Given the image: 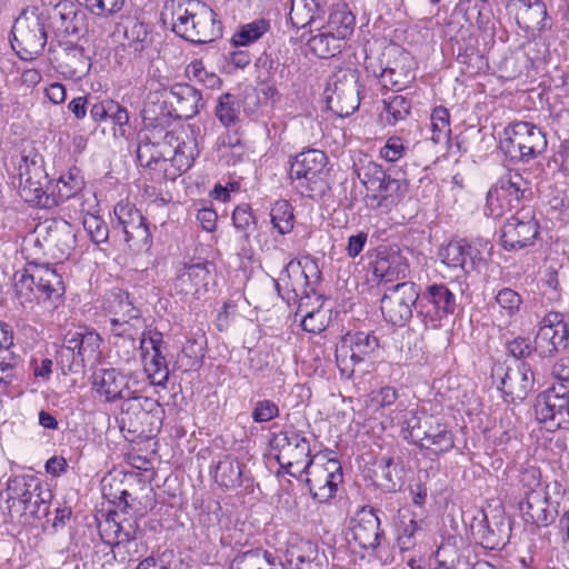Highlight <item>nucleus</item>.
<instances>
[{
  "instance_id": "nucleus-1",
  "label": "nucleus",
  "mask_w": 569,
  "mask_h": 569,
  "mask_svg": "<svg viewBox=\"0 0 569 569\" xmlns=\"http://www.w3.org/2000/svg\"><path fill=\"white\" fill-rule=\"evenodd\" d=\"M12 49L22 60L38 58L49 39V13L46 8L30 4L21 9L11 28Z\"/></svg>"
},
{
  "instance_id": "nucleus-2",
  "label": "nucleus",
  "mask_w": 569,
  "mask_h": 569,
  "mask_svg": "<svg viewBox=\"0 0 569 569\" xmlns=\"http://www.w3.org/2000/svg\"><path fill=\"white\" fill-rule=\"evenodd\" d=\"M358 178L367 189V204L372 209L389 211L408 192V181L396 170H385L369 161L357 170Z\"/></svg>"
},
{
  "instance_id": "nucleus-3",
  "label": "nucleus",
  "mask_w": 569,
  "mask_h": 569,
  "mask_svg": "<svg viewBox=\"0 0 569 569\" xmlns=\"http://www.w3.org/2000/svg\"><path fill=\"white\" fill-rule=\"evenodd\" d=\"M14 289L21 305L37 300L49 302L53 308L66 291L61 274L49 264H33L23 272H17Z\"/></svg>"
},
{
  "instance_id": "nucleus-4",
  "label": "nucleus",
  "mask_w": 569,
  "mask_h": 569,
  "mask_svg": "<svg viewBox=\"0 0 569 569\" xmlns=\"http://www.w3.org/2000/svg\"><path fill=\"white\" fill-rule=\"evenodd\" d=\"M327 163V154L318 149L302 151L290 162L289 177L302 197L313 198L325 192Z\"/></svg>"
},
{
  "instance_id": "nucleus-5",
  "label": "nucleus",
  "mask_w": 569,
  "mask_h": 569,
  "mask_svg": "<svg viewBox=\"0 0 569 569\" xmlns=\"http://www.w3.org/2000/svg\"><path fill=\"white\" fill-rule=\"evenodd\" d=\"M501 150L511 159L528 162L547 149V138L541 128L527 121L505 128Z\"/></svg>"
},
{
  "instance_id": "nucleus-6",
  "label": "nucleus",
  "mask_w": 569,
  "mask_h": 569,
  "mask_svg": "<svg viewBox=\"0 0 569 569\" xmlns=\"http://www.w3.org/2000/svg\"><path fill=\"white\" fill-rule=\"evenodd\" d=\"M116 223L113 230L121 233L128 249L134 253L148 251L152 246V236L147 218L130 202H119L114 207Z\"/></svg>"
},
{
  "instance_id": "nucleus-7",
  "label": "nucleus",
  "mask_w": 569,
  "mask_h": 569,
  "mask_svg": "<svg viewBox=\"0 0 569 569\" xmlns=\"http://www.w3.org/2000/svg\"><path fill=\"white\" fill-rule=\"evenodd\" d=\"M457 308L455 293L445 283H433L419 291L417 317L426 329H438Z\"/></svg>"
},
{
  "instance_id": "nucleus-8",
  "label": "nucleus",
  "mask_w": 569,
  "mask_h": 569,
  "mask_svg": "<svg viewBox=\"0 0 569 569\" xmlns=\"http://www.w3.org/2000/svg\"><path fill=\"white\" fill-rule=\"evenodd\" d=\"M36 243L56 261L68 259L76 248V232L64 219H49L34 229Z\"/></svg>"
},
{
  "instance_id": "nucleus-9",
  "label": "nucleus",
  "mask_w": 569,
  "mask_h": 569,
  "mask_svg": "<svg viewBox=\"0 0 569 569\" xmlns=\"http://www.w3.org/2000/svg\"><path fill=\"white\" fill-rule=\"evenodd\" d=\"M418 302V286L412 281H402L386 289L380 310L387 322L403 327L412 318V308L417 309Z\"/></svg>"
},
{
  "instance_id": "nucleus-10",
  "label": "nucleus",
  "mask_w": 569,
  "mask_h": 569,
  "mask_svg": "<svg viewBox=\"0 0 569 569\" xmlns=\"http://www.w3.org/2000/svg\"><path fill=\"white\" fill-rule=\"evenodd\" d=\"M19 193L29 203L50 207L52 197L48 192L49 177L43 168L42 160L33 157H23L18 167Z\"/></svg>"
},
{
  "instance_id": "nucleus-11",
  "label": "nucleus",
  "mask_w": 569,
  "mask_h": 569,
  "mask_svg": "<svg viewBox=\"0 0 569 569\" xmlns=\"http://www.w3.org/2000/svg\"><path fill=\"white\" fill-rule=\"evenodd\" d=\"M379 348V341L370 332L347 333L336 349V362L341 376L351 378L355 366L365 362Z\"/></svg>"
},
{
  "instance_id": "nucleus-12",
  "label": "nucleus",
  "mask_w": 569,
  "mask_h": 569,
  "mask_svg": "<svg viewBox=\"0 0 569 569\" xmlns=\"http://www.w3.org/2000/svg\"><path fill=\"white\" fill-rule=\"evenodd\" d=\"M491 250L492 246L487 240L468 242L461 239L450 241L447 246L441 247L438 257L447 267L459 268L465 273H469L486 261V257L491 254Z\"/></svg>"
},
{
  "instance_id": "nucleus-13",
  "label": "nucleus",
  "mask_w": 569,
  "mask_h": 569,
  "mask_svg": "<svg viewBox=\"0 0 569 569\" xmlns=\"http://www.w3.org/2000/svg\"><path fill=\"white\" fill-rule=\"evenodd\" d=\"M160 403L150 397L137 395L132 391L129 397H126L121 403L118 423L121 431L127 430L132 435H140L146 431V425H152L150 419L156 418L160 420L162 413Z\"/></svg>"
},
{
  "instance_id": "nucleus-14",
  "label": "nucleus",
  "mask_w": 569,
  "mask_h": 569,
  "mask_svg": "<svg viewBox=\"0 0 569 569\" xmlns=\"http://www.w3.org/2000/svg\"><path fill=\"white\" fill-rule=\"evenodd\" d=\"M533 409L547 430L569 429V390L565 386L538 395Z\"/></svg>"
},
{
  "instance_id": "nucleus-15",
  "label": "nucleus",
  "mask_w": 569,
  "mask_h": 569,
  "mask_svg": "<svg viewBox=\"0 0 569 569\" xmlns=\"http://www.w3.org/2000/svg\"><path fill=\"white\" fill-rule=\"evenodd\" d=\"M302 472L307 475L306 485L311 497L320 503H326L336 496L343 477L337 459H327L322 463L315 460L311 465H306Z\"/></svg>"
},
{
  "instance_id": "nucleus-16",
  "label": "nucleus",
  "mask_w": 569,
  "mask_h": 569,
  "mask_svg": "<svg viewBox=\"0 0 569 569\" xmlns=\"http://www.w3.org/2000/svg\"><path fill=\"white\" fill-rule=\"evenodd\" d=\"M282 276L291 280V290L296 297H299V310L302 311L311 296H318L316 287L321 280V271L317 261L310 257L292 259L283 268Z\"/></svg>"
},
{
  "instance_id": "nucleus-17",
  "label": "nucleus",
  "mask_w": 569,
  "mask_h": 569,
  "mask_svg": "<svg viewBox=\"0 0 569 569\" xmlns=\"http://www.w3.org/2000/svg\"><path fill=\"white\" fill-rule=\"evenodd\" d=\"M279 450L277 459L282 467L301 472L306 465H311L315 459L310 457V442L303 432L293 428L281 431L273 440Z\"/></svg>"
},
{
  "instance_id": "nucleus-18",
  "label": "nucleus",
  "mask_w": 569,
  "mask_h": 569,
  "mask_svg": "<svg viewBox=\"0 0 569 569\" xmlns=\"http://www.w3.org/2000/svg\"><path fill=\"white\" fill-rule=\"evenodd\" d=\"M500 379L499 389L506 401L525 400L535 387V372L529 361L517 362L515 367L505 368L499 365L493 369L492 377Z\"/></svg>"
},
{
  "instance_id": "nucleus-19",
  "label": "nucleus",
  "mask_w": 569,
  "mask_h": 569,
  "mask_svg": "<svg viewBox=\"0 0 569 569\" xmlns=\"http://www.w3.org/2000/svg\"><path fill=\"white\" fill-rule=\"evenodd\" d=\"M163 139L169 147H173L172 150L159 149L160 146L152 142L149 137L140 140L137 148V160L139 164L147 168H156L159 163L171 159L179 166L190 167V159L186 156L184 150L187 147L186 143L178 142V138L169 131L166 132Z\"/></svg>"
},
{
  "instance_id": "nucleus-20",
  "label": "nucleus",
  "mask_w": 569,
  "mask_h": 569,
  "mask_svg": "<svg viewBox=\"0 0 569 569\" xmlns=\"http://www.w3.org/2000/svg\"><path fill=\"white\" fill-rule=\"evenodd\" d=\"M539 234V223L530 212H521L507 220L501 229V244L509 251L533 246Z\"/></svg>"
},
{
  "instance_id": "nucleus-21",
  "label": "nucleus",
  "mask_w": 569,
  "mask_h": 569,
  "mask_svg": "<svg viewBox=\"0 0 569 569\" xmlns=\"http://www.w3.org/2000/svg\"><path fill=\"white\" fill-rule=\"evenodd\" d=\"M473 538L486 549L500 550L511 537V521L503 512H498L477 520L471 525Z\"/></svg>"
},
{
  "instance_id": "nucleus-22",
  "label": "nucleus",
  "mask_w": 569,
  "mask_h": 569,
  "mask_svg": "<svg viewBox=\"0 0 569 569\" xmlns=\"http://www.w3.org/2000/svg\"><path fill=\"white\" fill-rule=\"evenodd\" d=\"M370 266L376 279L386 283L405 280L410 272L408 259L397 246L378 247Z\"/></svg>"
},
{
  "instance_id": "nucleus-23",
  "label": "nucleus",
  "mask_w": 569,
  "mask_h": 569,
  "mask_svg": "<svg viewBox=\"0 0 569 569\" xmlns=\"http://www.w3.org/2000/svg\"><path fill=\"white\" fill-rule=\"evenodd\" d=\"M519 509L526 522L538 527H548L558 516L557 507L540 485L526 493L525 499L519 502Z\"/></svg>"
},
{
  "instance_id": "nucleus-24",
  "label": "nucleus",
  "mask_w": 569,
  "mask_h": 569,
  "mask_svg": "<svg viewBox=\"0 0 569 569\" xmlns=\"http://www.w3.org/2000/svg\"><path fill=\"white\" fill-rule=\"evenodd\" d=\"M328 108L339 117H348L359 108V84L355 71L342 74L333 82L332 93L326 97Z\"/></svg>"
},
{
  "instance_id": "nucleus-25",
  "label": "nucleus",
  "mask_w": 569,
  "mask_h": 569,
  "mask_svg": "<svg viewBox=\"0 0 569 569\" xmlns=\"http://www.w3.org/2000/svg\"><path fill=\"white\" fill-rule=\"evenodd\" d=\"M198 0H169L161 13L163 22L169 21L171 30L187 41H192L194 32L196 6Z\"/></svg>"
},
{
  "instance_id": "nucleus-26",
  "label": "nucleus",
  "mask_w": 569,
  "mask_h": 569,
  "mask_svg": "<svg viewBox=\"0 0 569 569\" xmlns=\"http://www.w3.org/2000/svg\"><path fill=\"white\" fill-rule=\"evenodd\" d=\"M170 106L176 119H191L200 112L204 102L201 91L189 83H174L169 89Z\"/></svg>"
},
{
  "instance_id": "nucleus-27",
  "label": "nucleus",
  "mask_w": 569,
  "mask_h": 569,
  "mask_svg": "<svg viewBox=\"0 0 569 569\" xmlns=\"http://www.w3.org/2000/svg\"><path fill=\"white\" fill-rule=\"evenodd\" d=\"M92 385L99 396H103L108 402L123 400L132 392L128 377L114 368L99 369L93 373Z\"/></svg>"
},
{
  "instance_id": "nucleus-28",
  "label": "nucleus",
  "mask_w": 569,
  "mask_h": 569,
  "mask_svg": "<svg viewBox=\"0 0 569 569\" xmlns=\"http://www.w3.org/2000/svg\"><path fill=\"white\" fill-rule=\"evenodd\" d=\"M352 540L362 549L375 550L385 538L380 519L373 509H362L351 528Z\"/></svg>"
},
{
  "instance_id": "nucleus-29",
  "label": "nucleus",
  "mask_w": 569,
  "mask_h": 569,
  "mask_svg": "<svg viewBox=\"0 0 569 569\" xmlns=\"http://www.w3.org/2000/svg\"><path fill=\"white\" fill-rule=\"evenodd\" d=\"M64 352L72 355V351H76V363L83 365L84 367L87 362L98 358L99 348L102 342L100 335L93 330L69 331L64 336Z\"/></svg>"
},
{
  "instance_id": "nucleus-30",
  "label": "nucleus",
  "mask_w": 569,
  "mask_h": 569,
  "mask_svg": "<svg viewBox=\"0 0 569 569\" xmlns=\"http://www.w3.org/2000/svg\"><path fill=\"white\" fill-rule=\"evenodd\" d=\"M47 11L49 13V29H52L57 38L79 33V22L83 14L76 9L72 2L61 0Z\"/></svg>"
},
{
  "instance_id": "nucleus-31",
  "label": "nucleus",
  "mask_w": 569,
  "mask_h": 569,
  "mask_svg": "<svg viewBox=\"0 0 569 569\" xmlns=\"http://www.w3.org/2000/svg\"><path fill=\"white\" fill-rule=\"evenodd\" d=\"M426 522L409 508L399 509L396 520L397 545L401 551L413 549L425 535Z\"/></svg>"
},
{
  "instance_id": "nucleus-32",
  "label": "nucleus",
  "mask_w": 569,
  "mask_h": 569,
  "mask_svg": "<svg viewBox=\"0 0 569 569\" xmlns=\"http://www.w3.org/2000/svg\"><path fill=\"white\" fill-rule=\"evenodd\" d=\"M210 266L208 261L183 263V267L178 270L176 289L184 295H197L201 289L207 291Z\"/></svg>"
},
{
  "instance_id": "nucleus-33",
  "label": "nucleus",
  "mask_w": 569,
  "mask_h": 569,
  "mask_svg": "<svg viewBox=\"0 0 569 569\" xmlns=\"http://www.w3.org/2000/svg\"><path fill=\"white\" fill-rule=\"evenodd\" d=\"M56 61L58 70L70 79H81L91 66L84 49L73 43H67L56 57Z\"/></svg>"
},
{
  "instance_id": "nucleus-34",
  "label": "nucleus",
  "mask_w": 569,
  "mask_h": 569,
  "mask_svg": "<svg viewBox=\"0 0 569 569\" xmlns=\"http://www.w3.org/2000/svg\"><path fill=\"white\" fill-rule=\"evenodd\" d=\"M287 561L296 569H322L326 557L317 542L301 539L287 549Z\"/></svg>"
},
{
  "instance_id": "nucleus-35",
  "label": "nucleus",
  "mask_w": 569,
  "mask_h": 569,
  "mask_svg": "<svg viewBox=\"0 0 569 569\" xmlns=\"http://www.w3.org/2000/svg\"><path fill=\"white\" fill-rule=\"evenodd\" d=\"M531 180L529 173H521L518 170H508L499 178L496 186L503 198L509 197V208L516 207L520 200L532 196Z\"/></svg>"
},
{
  "instance_id": "nucleus-36",
  "label": "nucleus",
  "mask_w": 569,
  "mask_h": 569,
  "mask_svg": "<svg viewBox=\"0 0 569 569\" xmlns=\"http://www.w3.org/2000/svg\"><path fill=\"white\" fill-rule=\"evenodd\" d=\"M412 58L402 52L393 61V64H389L380 73V82L386 89L400 91L407 87L415 79V72L412 69Z\"/></svg>"
},
{
  "instance_id": "nucleus-37",
  "label": "nucleus",
  "mask_w": 569,
  "mask_h": 569,
  "mask_svg": "<svg viewBox=\"0 0 569 569\" xmlns=\"http://www.w3.org/2000/svg\"><path fill=\"white\" fill-rule=\"evenodd\" d=\"M196 6L193 43H209L222 36V24L216 12L206 3Z\"/></svg>"
},
{
  "instance_id": "nucleus-38",
  "label": "nucleus",
  "mask_w": 569,
  "mask_h": 569,
  "mask_svg": "<svg viewBox=\"0 0 569 569\" xmlns=\"http://www.w3.org/2000/svg\"><path fill=\"white\" fill-rule=\"evenodd\" d=\"M40 479L33 475H22L9 478L7 481V503L9 508H19L33 498L41 489Z\"/></svg>"
},
{
  "instance_id": "nucleus-39",
  "label": "nucleus",
  "mask_w": 569,
  "mask_h": 569,
  "mask_svg": "<svg viewBox=\"0 0 569 569\" xmlns=\"http://www.w3.org/2000/svg\"><path fill=\"white\" fill-rule=\"evenodd\" d=\"M51 499V490L42 486L33 498L27 500L24 505L19 508H9V515L12 519L19 518L23 522L43 519L49 515Z\"/></svg>"
},
{
  "instance_id": "nucleus-40",
  "label": "nucleus",
  "mask_w": 569,
  "mask_h": 569,
  "mask_svg": "<svg viewBox=\"0 0 569 569\" xmlns=\"http://www.w3.org/2000/svg\"><path fill=\"white\" fill-rule=\"evenodd\" d=\"M569 328L560 326L555 329H539L535 343L539 347V358L552 357L568 345Z\"/></svg>"
},
{
  "instance_id": "nucleus-41",
  "label": "nucleus",
  "mask_w": 569,
  "mask_h": 569,
  "mask_svg": "<svg viewBox=\"0 0 569 569\" xmlns=\"http://www.w3.org/2000/svg\"><path fill=\"white\" fill-rule=\"evenodd\" d=\"M356 27V16L352 13L347 3L336 4L329 16L327 29L345 40L353 34Z\"/></svg>"
},
{
  "instance_id": "nucleus-42",
  "label": "nucleus",
  "mask_w": 569,
  "mask_h": 569,
  "mask_svg": "<svg viewBox=\"0 0 569 569\" xmlns=\"http://www.w3.org/2000/svg\"><path fill=\"white\" fill-rule=\"evenodd\" d=\"M106 309L113 317L111 319H131L139 321L141 311L133 305L130 295L127 291H111L106 300Z\"/></svg>"
},
{
  "instance_id": "nucleus-43",
  "label": "nucleus",
  "mask_w": 569,
  "mask_h": 569,
  "mask_svg": "<svg viewBox=\"0 0 569 569\" xmlns=\"http://www.w3.org/2000/svg\"><path fill=\"white\" fill-rule=\"evenodd\" d=\"M322 11L321 0H291L290 23L301 29L311 24Z\"/></svg>"
},
{
  "instance_id": "nucleus-44",
  "label": "nucleus",
  "mask_w": 569,
  "mask_h": 569,
  "mask_svg": "<svg viewBox=\"0 0 569 569\" xmlns=\"http://www.w3.org/2000/svg\"><path fill=\"white\" fill-rule=\"evenodd\" d=\"M214 480L227 489L240 487L242 485V468L239 461L231 456H224L216 466Z\"/></svg>"
},
{
  "instance_id": "nucleus-45",
  "label": "nucleus",
  "mask_w": 569,
  "mask_h": 569,
  "mask_svg": "<svg viewBox=\"0 0 569 569\" xmlns=\"http://www.w3.org/2000/svg\"><path fill=\"white\" fill-rule=\"evenodd\" d=\"M419 445L437 455L448 452L455 447L453 433L438 419Z\"/></svg>"
},
{
  "instance_id": "nucleus-46",
  "label": "nucleus",
  "mask_w": 569,
  "mask_h": 569,
  "mask_svg": "<svg viewBox=\"0 0 569 569\" xmlns=\"http://www.w3.org/2000/svg\"><path fill=\"white\" fill-rule=\"evenodd\" d=\"M84 187L83 178L77 168L61 174L57 181V192L52 196L51 206L59 204L78 194Z\"/></svg>"
},
{
  "instance_id": "nucleus-47",
  "label": "nucleus",
  "mask_w": 569,
  "mask_h": 569,
  "mask_svg": "<svg viewBox=\"0 0 569 569\" xmlns=\"http://www.w3.org/2000/svg\"><path fill=\"white\" fill-rule=\"evenodd\" d=\"M174 118L173 109H169L166 102L148 103L142 109V120L147 128L152 130H164L168 128Z\"/></svg>"
},
{
  "instance_id": "nucleus-48",
  "label": "nucleus",
  "mask_w": 569,
  "mask_h": 569,
  "mask_svg": "<svg viewBox=\"0 0 569 569\" xmlns=\"http://www.w3.org/2000/svg\"><path fill=\"white\" fill-rule=\"evenodd\" d=\"M341 41L342 39L328 30L311 37L308 40V47L317 57L327 59L341 52Z\"/></svg>"
},
{
  "instance_id": "nucleus-49",
  "label": "nucleus",
  "mask_w": 569,
  "mask_h": 569,
  "mask_svg": "<svg viewBox=\"0 0 569 569\" xmlns=\"http://www.w3.org/2000/svg\"><path fill=\"white\" fill-rule=\"evenodd\" d=\"M270 221L279 234H288L295 226L293 208L287 200H278L270 210Z\"/></svg>"
},
{
  "instance_id": "nucleus-50",
  "label": "nucleus",
  "mask_w": 569,
  "mask_h": 569,
  "mask_svg": "<svg viewBox=\"0 0 569 569\" xmlns=\"http://www.w3.org/2000/svg\"><path fill=\"white\" fill-rule=\"evenodd\" d=\"M316 302L318 303L317 308L309 309L310 303L305 307L302 311L298 309L299 313H303V318L301 320L302 329L310 333H320L328 326V317L326 311L321 308V296H316Z\"/></svg>"
},
{
  "instance_id": "nucleus-51",
  "label": "nucleus",
  "mask_w": 569,
  "mask_h": 569,
  "mask_svg": "<svg viewBox=\"0 0 569 569\" xmlns=\"http://www.w3.org/2000/svg\"><path fill=\"white\" fill-rule=\"evenodd\" d=\"M507 353L517 362L529 361L532 363L539 357V347L528 337H516L506 343Z\"/></svg>"
},
{
  "instance_id": "nucleus-52",
  "label": "nucleus",
  "mask_w": 569,
  "mask_h": 569,
  "mask_svg": "<svg viewBox=\"0 0 569 569\" xmlns=\"http://www.w3.org/2000/svg\"><path fill=\"white\" fill-rule=\"evenodd\" d=\"M411 110V102L403 96H392L383 100V111L388 124L395 126L405 120Z\"/></svg>"
},
{
  "instance_id": "nucleus-53",
  "label": "nucleus",
  "mask_w": 569,
  "mask_h": 569,
  "mask_svg": "<svg viewBox=\"0 0 569 569\" xmlns=\"http://www.w3.org/2000/svg\"><path fill=\"white\" fill-rule=\"evenodd\" d=\"M267 566L268 551L257 548L237 555L230 569H266Z\"/></svg>"
},
{
  "instance_id": "nucleus-54",
  "label": "nucleus",
  "mask_w": 569,
  "mask_h": 569,
  "mask_svg": "<svg viewBox=\"0 0 569 569\" xmlns=\"http://www.w3.org/2000/svg\"><path fill=\"white\" fill-rule=\"evenodd\" d=\"M270 29V23L266 19H258L241 27L233 36L236 46H248L261 38Z\"/></svg>"
},
{
  "instance_id": "nucleus-55",
  "label": "nucleus",
  "mask_w": 569,
  "mask_h": 569,
  "mask_svg": "<svg viewBox=\"0 0 569 569\" xmlns=\"http://www.w3.org/2000/svg\"><path fill=\"white\" fill-rule=\"evenodd\" d=\"M146 371L151 378L152 383L164 386L169 379V370L163 350L158 349L152 351L151 358L146 362Z\"/></svg>"
},
{
  "instance_id": "nucleus-56",
  "label": "nucleus",
  "mask_w": 569,
  "mask_h": 569,
  "mask_svg": "<svg viewBox=\"0 0 569 569\" xmlns=\"http://www.w3.org/2000/svg\"><path fill=\"white\" fill-rule=\"evenodd\" d=\"M239 107L236 97L231 93H223L219 97L216 107V117L226 127L238 120Z\"/></svg>"
},
{
  "instance_id": "nucleus-57",
  "label": "nucleus",
  "mask_w": 569,
  "mask_h": 569,
  "mask_svg": "<svg viewBox=\"0 0 569 569\" xmlns=\"http://www.w3.org/2000/svg\"><path fill=\"white\" fill-rule=\"evenodd\" d=\"M82 224L90 239L96 244L104 243L108 241L109 228L101 217L88 213L83 217Z\"/></svg>"
},
{
  "instance_id": "nucleus-58",
  "label": "nucleus",
  "mask_w": 569,
  "mask_h": 569,
  "mask_svg": "<svg viewBox=\"0 0 569 569\" xmlns=\"http://www.w3.org/2000/svg\"><path fill=\"white\" fill-rule=\"evenodd\" d=\"M482 10L483 4H479L475 0H460L456 7V11L462 13L466 23H476L480 29L485 28L488 22Z\"/></svg>"
},
{
  "instance_id": "nucleus-59",
  "label": "nucleus",
  "mask_w": 569,
  "mask_h": 569,
  "mask_svg": "<svg viewBox=\"0 0 569 569\" xmlns=\"http://www.w3.org/2000/svg\"><path fill=\"white\" fill-rule=\"evenodd\" d=\"M0 352V387H7L20 371V358L9 350Z\"/></svg>"
},
{
  "instance_id": "nucleus-60",
  "label": "nucleus",
  "mask_w": 569,
  "mask_h": 569,
  "mask_svg": "<svg viewBox=\"0 0 569 569\" xmlns=\"http://www.w3.org/2000/svg\"><path fill=\"white\" fill-rule=\"evenodd\" d=\"M436 567H460L459 550L450 542H442L435 552Z\"/></svg>"
},
{
  "instance_id": "nucleus-61",
  "label": "nucleus",
  "mask_w": 569,
  "mask_h": 569,
  "mask_svg": "<svg viewBox=\"0 0 569 569\" xmlns=\"http://www.w3.org/2000/svg\"><path fill=\"white\" fill-rule=\"evenodd\" d=\"M496 301L508 316H515L522 305L521 296L511 288H502L496 295Z\"/></svg>"
},
{
  "instance_id": "nucleus-62",
  "label": "nucleus",
  "mask_w": 569,
  "mask_h": 569,
  "mask_svg": "<svg viewBox=\"0 0 569 569\" xmlns=\"http://www.w3.org/2000/svg\"><path fill=\"white\" fill-rule=\"evenodd\" d=\"M420 422L421 412L417 410H410L405 413L401 422V431L406 440L418 443V439L421 438Z\"/></svg>"
},
{
  "instance_id": "nucleus-63",
  "label": "nucleus",
  "mask_w": 569,
  "mask_h": 569,
  "mask_svg": "<svg viewBox=\"0 0 569 569\" xmlns=\"http://www.w3.org/2000/svg\"><path fill=\"white\" fill-rule=\"evenodd\" d=\"M110 325L111 332L114 336L126 337L133 340L138 331L143 328V319L141 315H139V321L131 319H110Z\"/></svg>"
},
{
  "instance_id": "nucleus-64",
  "label": "nucleus",
  "mask_w": 569,
  "mask_h": 569,
  "mask_svg": "<svg viewBox=\"0 0 569 569\" xmlns=\"http://www.w3.org/2000/svg\"><path fill=\"white\" fill-rule=\"evenodd\" d=\"M233 226L237 230L244 232L248 237V231L256 224V218L252 213L251 207L248 203H242L233 210L232 213Z\"/></svg>"
}]
</instances>
